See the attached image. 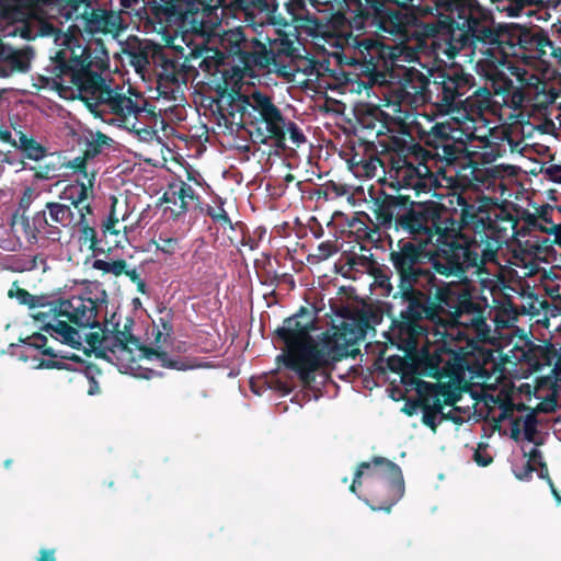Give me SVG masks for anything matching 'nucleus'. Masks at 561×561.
Returning a JSON list of instances; mask_svg holds the SVG:
<instances>
[{
    "label": "nucleus",
    "mask_w": 561,
    "mask_h": 561,
    "mask_svg": "<svg viewBox=\"0 0 561 561\" xmlns=\"http://www.w3.org/2000/svg\"><path fill=\"white\" fill-rule=\"evenodd\" d=\"M358 45H359L360 49L369 51V50L376 48L378 43L374 39L365 38V39L360 41Z\"/></svg>",
    "instance_id": "obj_36"
},
{
    "label": "nucleus",
    "mask_w": 561,
    "mask_h": 561,
    "mask_svg": "<svg viewBox=\"0 0 561 561\" xmlns=\"http://www.w3.org/2000/svg\"><path fill=\"white\" fill-rule=\"evenodd\" d=\"M362 478L374 483V492L377 497H381V492H387V499L382 505L371 506L374 511L385 510L389 512L390 507L403 496L404 482L401 469L387 459L375 458L369 462L360 463L351 484V492H356Z\"/></svg>",
    "instance_id": "obj_9"
},
{
    "label": "nucleus",
    "mask_w": 561,
    "mask_h": 561,
    "mask_svg": "<svg viewBox=\"0 0 561 561\" xmlns=\"http://www.w3.org/2000/svg\"><path fill=\"white\" fill-rule=\"evenodd\" d=\"M111 359L116 360V365L122 373L145 379L154 376L156 369L159 367L178 370L193 367L170 360L165 353L142 347L135 337L127 336L124 333L116 337L111 348Z\"/></svg>",
    "instance_id": "obj_7"
},
{
    "label": "nucleus",
    "mask_w": 561,
    "mask_h": 561,
    "mask_svg": "<svg viewBox=\"0 0 561 561\" xmlns=\"http://www.w3.org/2000/svg\"><path fill=\"white\" fill-rule=\"evenodd\" d=\"M314 330V317L305 310L285 320L277 330L286 346L279 358L304 383L312 382L316 371L354 355L363 337V330L355 323H343L318 339L311 335Z\"/></svg>",
    "instance_id": "obj_3"
},
{
    "label": "nucleus",
    "mask_w": 561,
    "mask_h": 561,
    "mask_svg": "<svg viewBox=\"0 0 561 561\" xmlns=\"http://www.w3.org/2000/svg\"><path fill=\"white\" fill-rule=\"evenodd\" d=\"M440 308L448 311V331L446 334L458 339H472L471 333L486 340L489 327L481 312L473 308L469 293L462 285H448L442 293Z\"/></svg>",
    "instance_id": "obj_8"
},
{
    "label": "nucleus",
    "mask_w": 561,
    "mask_h": 561,
    "mask_svg": "<svg viewBox=\"0 0 561 561\" xmlns=\"http://www.w3.org/2000/svg\"><path fill=\"white\" fill-rule=\"evenodd\" d=\"M1 10L3 16L12 21L23 20L31 13L24 0H2Z\"/></svg>",
    "instance_id": "obj_18"
},
{
    "label": "nucleus",
    "mask_w": 561,
    "mask_h": 561,
    "mask_svg": "<svg viewBox=\"0 0 561 561\" xmlns=\"http://www.w3.org/2000/svg\"><path fill=\"white\" fill-rule=\"evenodd\" d=\"M208 214L216 222L224 225V226L230 225L228 215L222 207H220V206L211 207V208H209Z\"/></svg>",
    "instance_id": "obj_31"
},
{
    "label": "nucleus",
    "mask_w": 561,
    "mask_h": 561,
    "mask_svg": "<svg viewBox=\"0 0 561 561\" xmlns=\"http://www.w3.org/2000/svg\"><path fill=\"white\" fill-rule=\"evenodd\" d=\"M481 251L480 263H497L496 255L499 251V242L496 240H488L483 244L479 245Z\"/></svg>",
    "instance_id": "obj_25"
},
{
    "label": "nucleus",
    "mask_w": 561,
    "mask_h": 561,
    "mask_svg": "<svg viewBox=\"0 0 561 561\" xmlns=\"http://www.w3.org/2000/svg\"><path fill=\"white\" fill-rule=\"evenodd\" d=\"M552 50H553V53H550V49L548 50V58H549V60L550 59H556L558 62H561V48L560 47H554L552 45Z\"/></svg>",
    "instance_id": "obj_41"
},
{
    "label": "nucleus",
    "mask_w": 561,
    "mask_h": 561,
    "mask_svg": "<svg viewBox=\"0 0 561 561\" xmlns=\"http://www.w3.org/2000/svg\"><path fill=\"white\" fill-rule=\"evenodd\" d=\"M18 141L28 159L38 162L42 158H44L47 154L45 149L41 145H38L36 141L28 138L24 134L19 135Z\"/></svg>",
    "instance_id": "obj_23"
},
{
    "label": "nucleus",
    "mask_w": 561,
    "mask_h": 561,
    "mask_svg": "<svg viewBox=\"0 0 561 561\" xmlns=\"http://www.w3.org/2000/svg\"><path fill=\"white\" fill-rule=\"evenodd\" d=\"M550 485H551V491H552L553 496L556 497V500L558 502L561 503V497H560L559 493L557 492V490L554 489V486H553V484L551 482H550Z\"/></svg>",
    "instance_id": "obj_47"
},
{
    "label": "nucleus",
    "mask_w": 561,
    "mask_h": 561,
    "mask_svg": "<svg viewBox=\"0 0 561 561\" xmlns=\"http://www.w3.org/2000/svg\"><path fill=\"white\" fill-rule=\"evenodd\" d=\"M32 59V50H15L0 42V76H9L13 71H26Z\"/></svg>",
    "instance_id": "obj_16"
},
{
    "label": "nucleus",
    "mask_w": 561,
    "mask_h": 561,
    "mask_svg": "<svg viewBox=\"0 0 561 561\" xmlns=\"http://www.w3.org/2000/svg\"><path fill=\"white\" fill-rule=\"evenodd\" d=\"M58 73L53 78V88L66 100H82L96 115L108 111L113 122L135 131L144 140H152L156 131L150 127H138L142 100L128 88H108L104 80L91 70V55L81 47L61 49L57 53Z\"/></svg>",
    "instance_id": "obj_2"
},
{
    "label": "nucleus",
    "mask_w": 561,
    "mask_h": 561,
    "mask_svg": "<svg viewBox=\"0 0 561 561\" xmlns=\"http://www.w3.org/2000/svg\"><path fill=\"white\" fill-rule=\"evenodd\" d=\"M474 460L479 466L486 467L492 462L493 458L485 446L479 445L474 453Z\"/></svg>",
    "instance_id": "obj_30"
},
{
    "label": "nucleus",
    "mask_w": 561,
    "mask_h": 561,
    "mask_svg": "<svg viewBox=\"0 0 561 561\" xmlns=\"http://www.w3.org/2000/svg\"><path fill=\"white\" fill-rule=\"evenodd\" d=\"M538 457H539V451L537 450V448L534 447L529 451V459L527 461L528 469L524 473L516 472V478L519 479V480L527 479L529 477L530 472L534 470L531 465H530V462L537 463L538 462V460H537Z\"/></svg>",
    "instance_id": "obj_33"
},
{
    "label": "nucleus",
    "mask_w": 561,
    "mask_h": 561,
    "mask_svg": "<svg viewBox=\"0 0 561 561\" xmlns=\"http://www.w3.org/2000/svg\"><path fill=\"white\" fill-rule=\"evenodd\" d=\"M37 561H55L54 550H42Z\"/></svg>",
    "instance_id": "obj_40"
},
{
    "label": "nucleus",
    "mask_w": 561,
    "mask_h": 561,
    "mask_svg": "<svg viewBox=\"0 0 561 561\" xmlns=\"http://www.w3.org/2000/svg\"><path fill=\"white\" fill-rule=\"evenodd\" d=\"M36 368H62V366L60 365V363L56 362V360H42L41 363H38L36 366Z\"/></svg>",
    "instance_id": "obj_37"
},
{
    "label": "nucleus",
    "mask_w": 561,
    "mask_h": 561,
    "mask_svg": "<svg viewBox=\"0 0 561 561\" xmlns=\"http://www.w3.org/2000/svg\"><path fill=\"white\" fill-rule=\"evenodd\" d=\"M524 276L533 275L537 271V266L534 262L524 264Z\"/></svg>",
    "instance_id": "obj_43"
},
{
    "label": "nucleus",
    "mask_w": 561,
    "mask_h": 561,
    "mask_svg": "<svg viewBox=\"0 0 561 561\" xmlns=\"http://www.w3.org/2000/svg\"><path fill=\"white\" fill-rule=\"evenodd\" d=\"M9 297L16 298L20 304L30 306L31 317L34 319L36 310L43 307L44 304H38V299L28 294L25 289L15 287L9 290Z\"/></svg>",
    "instance_id": "obj_24"
},
{
    "label": "nucleus",
    "mask_w": 561,
    "mask_h": 561,
    "mask_svg": "<svg viewBox=\"0 0 561 561\" xmlns=\"http://www.w3.org/2000/svg\"><path fill=\"white\" fill-rule=\"evenodd\" d=\"M520 262H523V259L519 257L518 255H514L512 264L515 266H519Z\"/></svg>",
    "instance_id": "obj_48"
},
{
    "label": "nucleus",
    "mask_w": 561,
    "mask_h": 561,
    "mask_svg": "<svg viewBox=\"0 0 561 561\" xmlns=\"http://www.w3.org/2000/svg\"><path fill=\"white\" fill-rule=\"evenodd\" d=\"M244 34L241 30L236 28L227 32L222 37V45L233 55H241L243 51Z\"/></svg>",
    "instance_id": "obj_22"
},
{
    "label": "nucleus",
    "mask_w": 561,
    "mask_h": 561,
    "mask_svg": "<svg viewBox=\"0 0 561 561\" xmlns=\"http://www.w3.org/2000/svg\"><path fill=\"white\" fill-rule=\"evenodd\" d=\"M68 168L77 173L76 185L67 187L64 192V198L77 201L81 209L91 213L89 201L94 196V183L98 170L92 164L91 159L87 156L77 157L68 162Z\"/></svg>",
    "instance_id": "obj_10"
},
{
    "label": "nucleus",
    "mask_w": 561,
    "mask_h": 561,
    "mask_svg": "<svg viewBox=\"0 0 561 561\" xmlns=\"http://www.w3.org/2000/svg\"><path fill=\"white\" fill-rule=\"evenodd\" d=\"M370 11L377 13L379 30L385 34L404 35L407 27L412 22V18L401 9H387L385 12H380L376 8H371L354 18L351 22L352 28L362 31L373 25L375 21L370 18Z\"/></svg>",
    "instance_id": "obj_11"
},
{
    "label": "nucleus",
    "mask_w": 561,
    "mask_h": 561,
    "mask_svg": "<svg viewBox=\"0 0 561 561\" xmlns=\"http://www.w3.org/2000/svg\"><path fill=\"white\" fill-rule=\"evenodd\" d=\"M415 330H416L415 328H412V331H413V332H412V334H411V339H413V335H414Z\"/></svg>",
    "instance_id": "obj_51"
},
{
    "label": "nucleus",
    "mask_w": 561,
    "mask_h": 561,
    "mask_svg": "<svg viewBox=\"0 0 561 561\" xmlns=\"http://www.w3.org/2000/svg\"><path fill=\"white\" fill-rule=\"evenodd\" d=\"M548 218H543L541 221L535 224V228L549 234L550 225L546 222Z\"/></svg>",
    "instance_id": "obj_42"
},
{
    "label": "nucleus",
    "mask_w": 561,
    "mask_h": 561,
    "mask_svg": "<svg viewBox=\"0 0 561 561\" xmlns=\"http://www.w3.org/2000/svg\"><path fill=\"white\" fill-rule=\"evenodd\" d=\"M242 107L250 118L251 137L255 142L267 145L271 141L278 148H285L287 135L296 147L306 142L304 133L298 126L287 121L272 99L259 91L242 95Z\"/></svg>",
    "instance_id": "obj_5"
},
{
    "label": "nucleus",
    "mask_w": 561,
    "mask_h": 561,
    "mask_svg": "<svg viewBox=\"0 0 561 561\" xmlns=\"http://www.w3.org/2000/svg\"><path fill=\"white\" fill-rule=\"evenodd\" d=\"M398 369L401 371V381L408 386H420V378L414 373H410V368L407 363L399 359Z\"/></svg>",
    "instance_id": "obj_28"
},
{
    "label": "nucleus",
    "mask_w": 561,
    "mask_h": 561,
    "mask_svg": "<svg viewBox=\"0 0 561 561\" xmlns=\"http://www.w3.org/2000/svg\"><path fill=\"white\" fill-rule=\"evenodd\" d=\"M443 253L444 255L437 257L434 262V268L440 275L461 277L465 264L473 266H480L481 264L480 259H471V251L462 247H454L451 243L446 244ZM474 256H478V253H474Z\"/></svg>",
    "instance_id": "obj_13"
},
{
    "label": "nucleus",
    "mask_w": 561,
    "mask_h": 561,
    "mask_svg": "<svg viewBox=\"0 0 561 561\" xmlns=\"http://www.w3.org/2000/svg\"><path fill=\"white\" fill-rule=\"evenodd\" d=\"M46 336L38 334L31 337L30 345L35 346L37 348H44L45 354H50L55 357L58 356V354L55 353L50 346L46 347Z\"/></svg>",
    "instance_id": "obj_32"
},
{
    "label": "nucleus",
    "mask_w": 561,
    "mask_h": 561,
    "mask_svg": "<svg viewBox=\"0 0 561 561\" xmlns=\"http://www.w3.org/2000/svg\"><path fill=\"white\" fill-rule=\"evenodd\" d=\"M390 367H391L392 369L397 368V367L394 366V362H393V360H391V362H390Z\"/></svg>",
    "instance_id": "obj_50"
},
{
    "label": "nucleus",
    "mask_w": 561,
    "mask_h": 561,
    "mask_svg": "<svg viewBox=\"0 0 561 561\" xmlns=\"http://www.w3.org/2000/svg\"><path fill=\"white\" fill-rule=\"evenodd\" d=\"M128 217L127 206L119 203L116 198L113 201L111 214L105 222L124 225Z\"/></svg>",
    "instance_id": "obj_26"
},
{
    "label": "nucleus",
    "mask_w": 561,
    "mask_h": 561,
    "mask_svg": "<svg viewBox=\"0 0 561 561\" xmlns=\"http://www.w3.org/2000/svg\"><path fill=\"white\" fill-rule=\"evenodd\" d=\"M553 30L554 32L558 34V38L560 39L561 42V24L559 25H553Z\"/></svg>",
    "instance_id": "obj_49"
},
{
    "label": "nucleus",
    "mask_w": 561,
    "mask_h": 561,
    "mask_svg": "<svg viewBox=\"0 0 561 561\" xmlns=\"http://www.w3.org/2000/svg\"><path fill=\"white\" fill-rule=\"evenodd\" d=\"M75 380L78 385L87 388L89 396H95L100 392V387L96 380L87 374L78 373L75 376Z\"/></svg>",
    "instance_id": "obj_27"
},
{
    "label": "nucleus",
    "mask_w": 561,
    "mask_h": 561,
    "mask_svg": "<svg viewBox=\"0 0 561 561\" xmlns=\"http://www.w3.org/2000/svg\"><path fill=\"white\" fill-rule=\"evenodd\" d=\"M391 260L400 275L402 295L412 299L414 296L413 285L417 283L422 275L417 266L419 254L414 245L411 243L404 244L399 252L391 253Z\"/></svg>",
    "instance_id": "obj_12"
},
{
    "label": "nucleus",
    "mask_w": 561,
    "mask_h": 561,
    "mask_svg": "<svg viewBox=\"0 0 561 561\" xmlns=\"http://www.w3.org/2000/svg\"><path fill=\"white\" fill-rule=\"evenodd\" d=\"M486 390L485 402L489 407V416L493 421V427L502 431L503 423L510 424V436L514 440L525 438L535 440L536 419L530 412L516 408L513 403V389L511 381L497 376L494 382L491 377L483 381Z\"/></svg>",
    "instance_id": "obj_6"
},
{
    "label": "nucleus",
    "mask_w": 561,
    "mask_h": 561,
    "mask_svg": "<svg viewBox=\"0 0 561 561\" xmlns=\"http://www.w3.org/2000/svg\"><path fill=\"white\" fill-rule=\"evenodd\" d=\"M157 249L165 254H174L179 249V240L174 238H160Z\"/></svg>",
    "instance_id": "obj_29"
},
{
    "label": "nucleus",
    "mask_w": 561,
    "mask_h": 561,
    "mask_svg": "<svg viewBox=\"0 0 561 561\" xmlns=\"http://www.w3.org/2000/svg\"><path fill=\"white\" fill-rule=\"evenodd\" d=\"M439 373V365H438V362L435 357H432L431 358V363H430V366H428V371L427 374L431 375V376H435Z\"/></svg>",
    "instance_id": "obj_39"
},
{
    "label": "nucleus",
    "mask_w": 561,
    "mask_h": 561,
    "mask_svg": "<svg viewBox=\"0 0 561 561\" xmlns=\"http://www.w3.org/2000/svg\"><path fill=\"white\" fill-rule=\"evenodd\" d=\"M34 190L31 187L25 188L23 197L21 199L22 205L28 206L33 199Z\"/></svg>",
    "instance_id": "obj_38"
},
{
    "label": "nucleus",
    "mask_w": 561,
    "mask_h": 561,
    "mask_svg": "<svg viewBox=\"0 0 561 561\" xmlns=\"http://www.w3.org/2000/svg\"><path fill=\"white\" fill-rule=\"evenodd\" d=\"M550 225L549 234L554 237V242L561 245V225H554L551 220H546Z\"/></svg>",
    "instance_id": "obj_34"
},
{
    "label": "nucleus",
    "mask_w": 561,
    "mask_h": 561,
    "mask_svg": "<svg viewBox=\"0 0 561 561\" xmlns=\"http://www.w3.org/2000/svg\"><path fill=\"white\" fill-rule=\"evenodd\" d=\"M293 180V176L291 175H288L287 176V181H291Z\"/></svg>",
    "instance_id": "obj_52"
},
{
    "label": "nucleus",
    "mask_w": 561,
    "mask_h": 561,
    "mask_svg": "<svg viewBox=\"0 0 561 561\" xmlns=\"http://www.w3.org/2000/svg\"><path fill=\"white\" fill-rule=\"evenodd\" d=\"M71 205L73 209L70 206L59 203H48V217L45 215L46 225L51 226L53 224H58L62 227H70L83 224L84 217H87V215L90 213H88L85 209H81L78 206L77 201H71Z\"/></svg>",
    "instance_id": "obj_15"
},
{
    "label": "nucleus",
    "mask_w": 561,
    "mask_h": 561,
    "mask_svg": "<svg viewBox=\"0 0 561 561\" xmlns=\"http://www.w3.org/2000/svg\"><path fill=\"white\" fill-rule=\"evenodd\" d=\"M445 89H446L445 100L447 102H453L455 100V93L449 88H445Z\"/></svg>",
    "instance_id": "obj_46"
},
{
    "label": "nucleus",
    "mask_w": 561,
    "mask_h": 561,
    "mask_svg": "<svg viewBox=\"0 0 561 561\" xmlns=\"http://www.w3.org/2000/svg\"><path fill=\"white\" fill-rule=\"evenodd\" d=\"M79 226L78 231V242L81 251L87 252V256L92 255L94 253L96 247V234L95 230L89 226L87 221V217H84V221Z\"/></svg>",
    "instance_id": "obj_19"
},
{
    "label": "nucleus",
    "mask_w": 561,
    "mask_h": 561,
    "mask_svg": "<svg viewBox=\"0 0 561 561\" xmlns=\"http://www.w3.org/2000/svg\"><path fill=\"white\" fill-rule=\"evenodd\" d=\"M96 141H98L99 145H107L108 141H110V138L106 137L105 135L99 134L98 138H96Z\"/></svg>",
    "instance_id": "obj_45"
},
{
    "label": "nucleus",
    "mask_w": 561,
    "mask_h": 561,
    "mask_svg": "<svg viewBox=\"0 0 561 561\" xmlns=\"http://www.w3.org/2000/svg\"><path fill=\"white\" fill-rule=\"evenodd\" d=\"M60 158L50 153L42 158L37 165L33 167L32 169L35 171L36 178L50 179L56 174L57 170L60 168Z\"/></svg>",
    "instance_id": "obj_20"
},
{
    "label": "nucleus",
    "mask_w": 561,
    "mask_h": 561,
    "mask_svg": "<svg viewBox=\"0 0 561 561\" xmlns=\"http://www.w3.org/2000/svg\"><path fill=\"white\" fill-rule=\"evenodd\" d=\"M93 266L102 271L104 273H110L115 276L119 275H126L131 280L136 282L139 279V275L135 268L129 270L126 265V262L123 260H115V261H104V260H96L93 264Z\"/></svg>",
    "instance_id": "obj_17"
},
{
    "label": "nucleus",
    "mask_w": 561,
    "mask_h": 561,
    "mask_svg": "<svg viewBox=\"0 0 561 561\" xmlns=\"http://www.w3.org/2000/svg\"><path fill=\"white\" fill-rule=\"evenodd\" d=\"M96 304L91 298L73 296L66 300L45 302L36 310L34 320L42 324V330L54 340L80 350L82 335L79 330L69 325L66 320L79 325L91 327L95 323Z\"/></svg>",
    "instance_id": "obj_4"
},
{
    "label": "nucleus",
    "mask_w": 561,
    "mask_h": 561,
    "mask_svg": "<svg viewBox=\"0 0 561 561\" xmlns=\"http://www.w3.org/2000/svg\"><path fill=\"white\" fill-rule=\"evenodd\" d=\"M425 35L432 38V47L437 56L454 58L467 44L472 46L477 64L485 68L488 76L502 73L505 68L525 80V70L515 62L542 68L549 66L548 50L552 42L542 34H534L526 27L514 24L506 30H495L486 20L478 21L473 16L462 24L445 16L425 25Z\"/></svg>",
    "instance_id": "obj_1"
},
{
    "label": "nucleus",
    "mask_w": 561,
    "mask_h": 561,
    "mask_svg": "<svg viewBox=\"0 0 561 561\" xmlns=\"http://www.w3.org/2000/svg\"><path fill=\"white\" fill-rule=\"evenodd\" d=\"M103 236L113 247H123L127 241V227L112 222H104L102 226Z\"/></svg>",
    "instance_id": "obj_21"
},
{
    "label": "nucleus",
    "mask_w": 561,
    "mask_h": 561,
    "mask_svg": "<svg viewBox=\"0 0 561 561\" xmlns=\"http://www.w3.org/2000/svg\"><path fill=\"white\" fill-rule=\"evenodd\" d=\"M60 356L62 358H67V359L73 360V362L80 360V356L78 354H76L75 352H67L65 354H60Z\"/></svg>",
    "instance_id": "obj_44"
},
{
    "label": "nucleus",
    "mask_w": 561,
    "mask_h": 561,
    "mask_svg": "<svg viewBox=\"0 0 561 561\" xmlns=\"http://www.w3.org/2000/svg\"><path fill=\"white\" fill-rule=\"evenodd\" d=\"M550 179L556 183H561V165H553L548 169Z\"/></svg>",
    "instance_id": "obj_35"
},
{
    "label": "nucleus",
    "mask_w": 561,
    "mask_h": 561,
    "mask_svg": "<svg viewBox=\"0 0 561 561\" xmlns=\"http://www.w3.org/2000/svg\"><path fill=\"white\" fill-rule=\"evenodd\" d=\"M197 203V194L192 184L178 181L169 185L162 197V206L164 211H169L172 216L178 217L186 210L195 206Z\"/></svg>",
    "instance_id": "obj_14"
}]
</instances>
